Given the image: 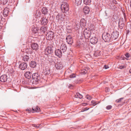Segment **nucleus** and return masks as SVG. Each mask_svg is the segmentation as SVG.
Segmentation results:
<instances>
[{
	"label": "nucleus",
	"mask_w": 131,
	"mask_h": 131,
	"mask_svg": "<svg viewBox=\"0 0 131 131\" xmlns=\"http://www.w3.org/2000/svg\"><path fill=\"white\" fill-rule=\"evenodd\" d=\"M61 9L63 13H66L69 9L68 4L66 2H63L61 5Z\"/></svg>",
	"instance_id": "f257e3e1"
},
{
	"label": "nucleus",
	"mask_w": 131,
	"mask_h": 131,
	"mask_svg": "<svg viewBox=\"0 0 131 131\" xmlns=\"http://www.w3.org/2000/svg\"><path fill=\"white\" fill-rule=\"evenodd\" d=\"M103 39L105 41H109L112 40L111 36L107 32H104L102 35Z\"/></svg>",
	"instance_id": "f03ea898"
},
{
	"label": "nucleus",
	"mask_w": 131,
	"mask_h": 131,
	"mask_svg": "<svg viewBox=\"0 0 131 131\" xmlns=\"http://www.w3.org/2000/svg\"><path fill=\"white\" fill-rule=\"evenodd\" d=\"M54 32L51 31L48 32L46 35V38L49 40H52L54 37Z\"/></svg>",
	"instance_id": "7ed1b4c3"
},
{
	"label": "nucleus",
	"mask_w": 131,
	"mask_h": 131,
	"mask_svg": "<svg viewBox=\"0 0 131 131\" xmlns=\"http://www.w3.org/2000/svg\"><path fill=\"white\" fill-rule=\"evenodd\" d=\"M32 78L33 80V82H35L37 83L38 82L40 79V75L38 73H36L32 74Z\"/></svg>",
	"instance_id": "20e7f679"
},
{
	"label": "nucleus",
	"mask_w": 131,
	"mask_h": 131,
	"mask_svg": "<svg viewBox=\"0 0 131 131\" xmlns=\"http://www.w3.org/2000/svg\"><path fill=\"white\" fill-rule=\"evenodd\" d=\"M118 32L117 31H114L113 33L111 35L112 40H115L117 39L118 37Z\"/></svg>",
	"instance_id": "39448f33"
},
{
	"label": "nucleus",
	"mask_w": 131,
	"mask_h": 131,
	"mask_svg": "<svg viewBox=\"0 0 131 131\" xmlns=\"http://www.w3.org/2000/svg\"><path fill=\"white\" fill-rule=\"evenodd\" d=\"M91 31L86 29L84 31V37L85 38L88 39L90 38L91 36Z\"/></svg>",
	"instance_id": "423d86ee"
},
{
	"label": "nucleus",
	"mask_w": 131,
	"mask_h": 131,
	"mask_svg": "<svg viewBox=\"0 0 131 131\" xmlns=\"http://www.w3.org/2000/svg\"><path fill=\"white\" fill-rule=\"evenodd\" d=\"M55 67L57 69H61L63 67L62 63L58 61L55 64Z\"/></svg>",
	"instance_id": "0eeeda50"
},
{
	"label": "nucleus",
	"mask_w": 131,
	"mask_h": 131,
	"mask_svg": "<svg viewBox=\"0 0 131 131\" xmlns=\"http://www.w3.org/2000/svg\"><path fill=\"white\" fill-rule=\"evenodd\" d=\"M60 47V48L61 50L62 51V52L63 53L66 52V50L67 47L66 45L64 43H62L59 45V46Z\"/></svg>",
	"instance_id": "6e6552de"
},
{
	"label": "nucleus",
	"mask_w": 131,
	"mask_h": 131,
	"mask_svg": "<svg viewBox=\"0 0 131 131\" xmlns=\"http://www.w3.org/2000/svg\"><path fill=\"white\" fill-rule=\"evenodd\" d=\"M67 42L69 44H71L73 42L72 37L71 35L67 36L66 38Z\"/></svg>",
	"instance_id": "1a4fd4ad"
},
{
	"label": "nucleus",
	"mask_w": 131,
	"mask_h": 131,
	"mask_svg": "<svg viewBox=\"0 0 131 131\" xmlns=\"http://www.w3.org/2000/svg\"><path fill=\"white\" fill-rule=\"evenodd\" d=\"M7 75L5 74L3 75L0 77V81L3 82H5L7 81Z\"/></svg>",
	"instance_id": "9d476101"
},
{
	"label": "nucleus",
	"mask_w": 131,
	"mask_h": 131,
	"mask_svg": "<svg viewBox=\"0 0 131 131\" xmlns=\"http://www.w3.org/2000/svg\"><path fill=\"white\" fill-rule=\"evenodd\" d=\"M27 65L26 62H23L20 63L19 65V68L22 70H24L27 67Z\"/></svg>",
	"instance_id": "9b49d317"
},
{
	"label": "nucleus",
	"mask_w": 131,
	"mask_h": 131,
	"mask_svg": "<svg viewBox=\"0 0 131 131\" xmlns=\"http://www.w3.org/2000/svg\"><path fill=\"white\" fill-rule=\"evenodd\" d=\"M53 50L50 47H48L45 50V52L46 54H51L53 52Z\"/></svg>",
	"instance_id": "f8f14e48"
},
{
	"label": "nucleus",
	"mask_w": 131,
	"mask_h": 131,
	"mask_svg": "<svg viewBox=\"0 0 131 131\" xmlns=\"http://www.w3.org/2000/svg\"><path fill=\"white\" fill-rule=\"evenodd\" d=\"M41 23L42 25H45L47 24L48 22V20L46 17H43L40 20Z\"/></svg>",
	"instance_id": "ddd939ff"
},
{
	"label": "nucleus",
	"mask_w": 131,
	"mask_h": 131,
	"mask_svg": "<svg viewBox=\"0 0 131 131\" xmlns=\"http://www.w3.org/2000/svg\"><path fill=\"white\" fill-rule=\"evenodd\" d=\"M56 18L58 20L63 21L64 20V16L62 15L58 14L56 17Z\"/></svg>",
	"instance_id": "4468645a"
},
{
	"label": "nucleus",
	"mask_w": 131,
	"mask_h": 131,
	"mask_svg": "<svg viewBox=\"0 0 131 131\" xmlns=\"http://www.w3.org/2000/svg\"><path fill=\"white\" fill-rule=\"evenodd\" d=\"M32 49L34 50L37 51L38 49V45L36 43H33L31 45Z\"/></svg>",
	"instance_id": "2eb2a0df"
},
{
	"label": "nucleus",
	"mask_w": 131,
	"mask_h": 131,
	"mask_svg": "<svg viewBox=\"0 0 131 131\" xmlns=\"http://www.w3.org/2000/svg\"><path fill=\"white\" fill-rule=\"evenodd\" d=\"M55 55L59 58H60L62 56V53L61 50L59 49L56 50L55 52Z\"/></svg>",
	"instance_id": "dca6fc26"
},
{
	"label": "nucleus",
	"mask_w": 131,
	"mask_h": 131,
	"mask_svg": "<svg viewBox=\"0 0 131 131\" xmlns=\"http://www.w3.org/2000/svg\"><path fill=\"white\" fill-rule=\"evenodd\" d=\"M32 75V73L29 71L26 72L24 74L25 77L28 79L31 78Z\"/></svg>",
	"instance_id": "f3484780"
},
{
	"label": "nucleus",
	"mask_w": 131,
	"mask_h": 131,
	"mask_svg": "<svg viewBox=\"0 0 131 131\" xmlns=\"http://www.w3.org/2000/svg\"><path fill=\"white\" fill-rule=\"evenodd\" d=\"M127 66V64L126 63H122L118 66L117 68L122 69L125 68Z\"/></svg>",
	"instance_id": "a211bd4d"
},
{
	"label": "nucleus",
	"mask_w": 131,
	"mask_h": 131,
	"mask_svg": "<svg viewBox=\"0 0 131 131\" xmlns=\"http://www.w3.org/2000/svg\"><path fill=\"white\" fill-rule=\"evenodd\" d=\"M97 39L95 37L91 38L90 39V42L93 44H94L97 43Z\"/></svg>",
	"instance_id": "6ab92c4d"
},
{
	"label": "nucleus",
	"mask_w": 131,
	"mask_h": 131,
	"mask_svg": "<svg viewBox=\"0 0 131 131\" xmlns=\"http://www.w3.org/2000/svg\"><path fill=\"white\" fill-rule=\"evenodd\" d=\"M80 24L81 26L83 27H84L86 26V21L84 19H81L80 21Z\"/></svg>",
	"instance_id": "aec40b11"
},
{
	"label": "nucleus",
	"mask_w": 131,
	"mask_h": 131,
	"mask_svg": "<svg viewBox=\"0 0 131 131\" xmlns=\"http://www.w3.org/2000/svg\"><path fill=\"white\" fill-rule=\"evenodd\" d=\"M83 12L85 14H87L89 13L90 10L89 7L88 6H85L84 7L83 10Z\"/></svg>",
	"instance_id": "412c9836"
},
{
	"label": "nucleus",
	"mask_w": 131,
	"mask_h": 131,
	"mask_svg": "<svg viewBox=\"0 0 131 131\" xmlns=\"http://www.w3.org/2000/svg\"><path fill=\"white\" fill-rule=\"evenodd\" d=\"M22 59L25 61H28L29 59V57L28 55L24 54L23 56H22Z\"/></svg>",
	"instance_id": "4be33fe9"
},
{
	"label": "nucleus",
	"mask_w": 131,
	"mask_h": 131,
	"mask_svg": "<svg viewBox=\"0 0 131 131\" xmlns=\"http://www.w3.org/2000/svg\"><path fill=\"white\" fill-rule=\"evenodd\" d=\"M41 12L43 14L45 15L48 13V9L46 7H43L41 10Z\"/></svg>",
	"instance_id": "5701e85b"
},
{
	"label": "nucleus",
	"mask_w": 131,
	"mask_h": 131,
	"mask_svg": "<svg viewBox=\"0 0 131 131\" xmlns=\"http://www.w3.org/2000/svg\"><path fill=\"white\" fill-rule=\"evenodd\" d=\"M36 62L34 61H31L30 63V66L32 68H34L36 67L37 65Z\"/></svg>",
	"instance_id": "b1692460"
},
{
	"label": "nucleus",
	"mask_w": 131,
	"mask_h": 131,
	"mask_svg": "<svg viewBox=\"0 0 131 131\" xmlns=\"http://www.w3.org/2000/svg\"><path fill=\"white\" fill-rule=\"evenodd\" d=\"M119 27L121 29H122L124 26V24L123 20H119L118 23Z\"/></svg>",
	"instance_id": "393cba45"
},
{
	"label": "nucleus",
	"mask_w": 131,
	"mask_h": 131,
	"mask_svg": "<svg viewBox=\"0 0 131 131\" xmlns=\"http://www.w3.org/2000/svg\"><path fill=\"white\" fill-rule=\"evenodd\" d=\"M56 60L55 57L53 56H51L49 58L48 60L49 62L50 63H52L54 62H54Z\"/></svg>",
	"instance_id": "a878e982"
},
{
	"label": "nucleus",
	"mask_w": 131,
	"mask_h": 131,
	"mask_svg": "<svg viewBox=\"0 0 131 131\" xmlns=\"http://www.w3.org/2000/svg\"><path fill=\"white\" fill-rule=\"evenodd\" d=\"M9 11L7 8H5L3 12V14L4 16H6L8 15Z\"/></svg>",
	"instance_id": "bb28decb"
},
{
	"label": "nucleus",
	"mask_w": 131,
	"mask_h": 131,
	"mask_svg": "<svg viewBox=\"0 0 131 131\" xmlns=\"http://www.w3.org/2000/svg\"><path fill=\"white\" fill-rule=\"evenodd\" d=\"M47 30V27L44 26H42L40 28L41 32H43V33L45 32Z\"/></svg>",
	"instance_id": "cd10ccee"
},
{
	"label": "nucleus",
	"mask_w": 131,
	"mask_h": 131,
	"mask_svg": "<svg viewBox=\"0 0 131 131\" xmlns=\"http://www.w3.org/2000/svg\"><path fill=\"white\" fill-rule=\"evenodd\" d=\"M32 112L33 113L35 112H39L40 110V108L37 106H36V108H32Z\"/></svg>",
	"instance_id": "c85d7f7f"
},
{
	"label": "nucleus",
	"mask_w": 131,
	"mask_h": 131,
	"mask_svg": "<svg viewBox=\"0 0 131 131\" xmlns=\"http://www.w3.org/2000/svg\"><path fill=\"white\" fill-rule=\"evenodd\" d=\"M82 2V0H75V5L78 6L80 5Z\"/></svg>",
	"instance_id": "c756f323"
},
{
	"label": "nucleus",
	"mask_w": 131,
	"mask_h": 131,
	"mask_svg": "<svg viewBox=\"0 0 131 131\" xmlns=\"http://www.w3.org/2000/svg\"><path fill=\"white\" fill-rule=\"evenodd\" d=\"M75 96V97L79 98L80 99H81L83 97L82 95L79 93H76V94Z\"/></svg>",
	"instance_id": "7c9ffc66"
},
{
	"label": "nucleus",
	"mask_w": 131,
	"mask_h": 131,
	"mask_svg": "<svg viewBox=\"0 0 131 131\" xmlns=\"http://www.w3.org/2000/svg\"><path fill=\"white\" fill-rule=\"evenodd\" d=\"M91 2V0H83V3L86 5H90Z\"/></svg>",
	"instance_id": "2f4dec72"
},
{
	"label": "nucleus",
	"mask_w": 131,
	"mask_h": 131,
	"mask_svg": "<svg viewBox=\"0 0 131 131\" xmlns=\"http://www.w3.org/2000/svg\"><path fill=\"white\" fill-rule=\"evenodd\" d=\"M46 72L45 74H49L50 73V70L49 69H46Z\"/></svg>",
	"instance_id": "473e14b6"
},
{
	"label": "nucleus",
	"mask_w": 131,
	"mask_h": 131,
	"mask_svg": "<svg viewBox=\"0 0 131 131\" xmlns=\"http://www.w3.org/2000/svg\"><path fill=\"white\" fill-rule=\"evenodd\" d=\"M123 98H121L120 99H118L117 100H116V101H115V102H116V103H119L121 101V100H123Z\"/></svg>",
	"instance_id": "72a5a7b5"
},
{
	"label": "nucleus",
	"mask_w": 131,
	"mask_h": 131,
	"mask_svg": "<svg viewBox=\"0 0 131 131\" xmlns=\"http://www.w3.org/2000/svg\"><path fill=\"white\" fill-rule=\"evenodd\" d=\"M97 104V102L94 101H92L91 102V105H92L94 106Z\"/></svg>",
	"instance_id": "f704fd0d"
},
{
	"label": "nucleus",
	"mask_w": 131,
	"mask_h": 131,
	"mask_svg": "<svg viewBox=\"0 0 131 131\" xmlns=\"http://www.w3.org/2000/svg\"><path fill=\"white\" fill-rule=\"evenodd\" d=\"M36 16L38 17H39L41 15V13L39 12H37L36 14Z\"/></svg>",
	"instance_id": "c9c22d12"
},
{
	"label": "nucleus",
	"mask_w": 131,
	"mask_h": 131,
	"mask_svg": "<svg viewBox=\"0 0 131 131\" xmlns=\"http://www.w3.org/2000/svg\"><path fill=\"white\" fill-rule=\"evenodd\" d=\"M86 98L88 100H90L92 98V97L91 96H90V95H86Z\"/></svg>",
	"instance_id": "e433bc0d"
},
{
	"label": "nucleus",
	"mask_w": 131,
	"mask_h": 131,
	"mask_svg": "<svg viewBox=\"0 0 131 131\" xmlns=\"http://www.w3.org/2000/svg\"><path fill=\"white\" fill-rule=\"evenodd\" d=\"M110 1L111 2H112L113 4H117V3L116 1L115 0H110Z\"/></svg>",
	"instance_id": "4c0bfd02"
},
{
	"label": "nucleus",
	"mask_w": 131,
	"mask_h": 131,
	"mask_svg": "<svg viewBox=\"0 0 131 131\" xmlns=\"http://www.w3.org/2000/svg\"><path fill=\"white\" fill-rule=\"evenodd\" d=\"M82 72L83 73H84V74L86 73L87 72V71H86L85 69H83L81 70Z\"/></svg>",
	"instance_id": "58836bf2"
},
{
	"label": "nucleus",
	"mask_w": 131,
	"mask_h": 131,
	"mask_svg": "<svg viewBox=\"0 0 131 131\" xmlns=\"http://www.w3.org/2000/svg\"><path fill=\"white\" fill-rule=\"evenodd\" d=\"M112 107V106H111V105H109L107 106L106 107V108L107 110H109L111 109V108Z\"/></svg>",
	"instance_id": "ea45409f"
},
{
	"label": "nucleus",
	"mask_w": 131,
	"mask_h": 131,
	"mask_svg": "<svg viewBox=\"0 0 131 131\" xmlns=\"http://www.w3.org/2000/svg\"><path fill=\"white\" fill-rule=\"evenodd\" d=\"M32 126L36 127L37 128H39V127L40 125H36V124H33Z\"/></svg>",
	"instance_id": "a19ab883"
},
{
	"label": "nucleus",
	"mask_w": 131,
	"mask_h": 131,
	"mask_svg": "<svg viewBox=\"0 0 131 131\" xmlns=\"http://www.w3.org/2000/svg\"><path fill=\"white\" fill-rule=\"evenodd\" d=\"M8 1V0H3V5L6 4Z\"/></svg>",
	"instance_id": "79ce46f5"
},
{
	"label": "nucleus",
	"mask_w": 131,
	"mask_h": 131,
	"mask_svg": "<svg viewBox=\"0 0 131 131\" xmlns=\"http://www.w3.org/2000/svg\"><path fill=\"white\" fill-rule=\"evenodd\" d=\"M75 77V75L74 74H73L70 75V77L71 78H74Z\"/></svg>",
	"instance_id": "37998d69"
},
{
	"label": "nucleus",
	"mask_w": 131,
	"mask_h": 131,
	"mask_svg": "<svg viewBox=\"0 0 131 131\" xmlns=\"http://www.w3.org/2000/svg\"><path fill=\"white\" fill-rule=\"evenodd\" d=\"M125 56L127 58L129 57L130 56V54L128 53H127L125 54Z\"/></svg>",
	"instance_id": "c03bdc74"
},
{
	"label": "nucleus",
	"mask_w": 131,
	"mask_h": 131,
	"mask_svg": "<svg viewBox=\"0 0 131 131\" xmlns=\"http://www.w3.org/2000/svg\"><path fill=\"white\" fill-rule=\"evenodd\" d=\"M34 31H36L38 30V29L37 27L35 28L34 29Z\"/></svg>",
	"instance_id": "a18cd8bd"
},
{
	"label": "nucleus",
	"mask_w": 131,
	"mask_h": 131,
	"mask_svg": "<svg viewBox=\"0 0 131 131\" xmlns=\"http://www.w3.org/2000/svg\"><path fill=\"white\" fill-rule=\"evenodd\" d=\"M104 68L105 69H106L108 68L109 67L108 66L105 65L104 66Z\"/></svg>",
	"instance_id": "49530a36"
},
{
	"label": "nucleus",
	"mask_w": 131,
	"mask_h": 131,
	"mask_svg": "<svg viewBox=\"0 0 131 131\" xmlns=\"http://www.w3.org/2000/svg\"><path fill=\"white\" fill-rule=\"evenodd\" d=\"M2 27V24L0 23V29H1Z\"/></svg>",
	"instance_id": "de8ad7c7"
},
{
	"label": "nucleus",
	"mask_w": 131,
	"mask_h": 131,
	"mask_svg": "<svg viewBox=\"0 0 131 131\" xmlns=\"http://www.w3.org/2000/svg\"><path fill=\"white\" fill-rule=\"evenodd\" d=\"M71 86H72V85H71L70 84L69 85V88H71Z\"/></svg>",
	"instance_id": "09e8293b"
},
{
	"label": "nucleus",
	"mask_w": 131,
	"mask_h": 131,
	"mask_svg": "<svg viewBox=\"0 0 131 131\" xmlns=\"http://www.w3.org/2000/svg\"><path fill=\"white\" fill-rule=\"evenodd\" d=\"M1 19H2L1 17V16H0V21H1Z\"/></svg>",
	"instance_id": "8fccbe9b"
},
{
	"label": "nucleus",
	"mask_w": 131,
	"mask_h": 131,
	"mask_svg": "<svg viewBox=\"0 0 131 131\" xmlns=\"http://www.w3.org/2000/svg\"><path fill=\"white\" fill-rule=\"evenodd\" d=\"M131 71V69H130L129 70V72Z\"/></svg>",
	"instance_id": "3c124183"
},
{
	"label": "nucleus",
	"mask_w": 131,
	"mask_h": 131,
	"mask_svg": "<svg viewBox=\"0 0 131 131\" xmlns=\"http://www.w3.org/2000/svg\"><path fill=\"white\" fill-rule=\"evenodd\" d=\"M86 104V103H84V104Z\"/></svg>",
	"instance_id": "603ef678"
}]
</instances>
